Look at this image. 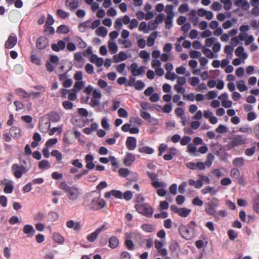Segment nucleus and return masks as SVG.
<instances>
[{"label": "nucleus", "instance_id": "1", "mask_svg": "<svg viewBox=\"0 0 259 259\" xmlns=\"http://www.w3.org/2000/svg\"><path fill=\"white\" fill-rule=\"evenodd\" d=\"M247 142V139L243 135H238L230 138V141L227 146L228 149H231L236 147L245 144Z\"/></svg>", "mask_w": 259, "mask_h": 259}, {"label": "nucleus", "instance_id": "2", "mask_svg": "<svg viewBox=\"0 0 259 259\" xmlns=\"http://www.w3.org/2000/svg\"><path fill=\"white\" fill-rule=\"evenodd\" d=\"M106 204V203L104 200L99 198L93 199L89 204L84 203L86 209L94 211L99 210L103 208Z\"/></svg>", "mask_w": 259, "mask_h": 259}, {"label": "nucleus", "instance_id": "3", "mask_svg": "<svg viewBox=\"0 0 259 259\" xmlns=\"http://www.w3.org/2000/svg\"><path fill=\"white\" fill-rule=\"evenodd\" d=\"M135 208L139 213L147 217H151L153 212V208L147 203L137 204Z\"/></svg>", "mask_w": 259, "mask_h": 259}, {"label": "nucleus", "instance_id": "4", "mask_svg": "<svg viewBox=\"0 0 259 259\" xmlns=\"http://www.w3.org/2000/svg\"><path fill=\"white\" fill-rule=\"evenodd\" d=\"M29 168H27L24 165H19L18 164L15 163L12 166V170L13 171L14 176L17 178H20L23 173H25L28 170Z\"/></svg>", "mask_w": 259, "mask_h": 259}, {"label": "nucleus", "instance_id": "5", "mask_svg": "<svg viewBox=\"0 0 259 259\" xmlns=\"http://www.w3.org/2000/svg\"><path fill=\"white\" fill-rule=\"evenodd\" d=\"M145 67L143 66L138 67L137 63H133L129 67L128 69L131 71L133 76H137L145 73Z\"/></svg>", "mask_w": 259, "mask_h": 259}, {"label": "nucleus", "instance_id": "6", "mask_svg": "<svg viewBox=\"0 0 259 259\" xmlns=\"http://www.w3.org/2000/svg\"><path fill=\"white\" fill-rule=\"evenodd\" d=\"M66 194L68 198L72 201L76 200L80 195L79 189L74 186L71 187Z\"/></svg>", "mask_w": 259, "mask_h": 259}, {"label": "nucleus", "instance_id": "7", "mask_svg": "<svg viewBox=\"0 0 259 259\" xmlns=\"http://www.w3.org/2000/svg\"><path fill=\"white\" fill-rule=\"evenodd\" d=\"M17 43V37L15 34L12 33L5 43V47L8 49L14 48Z\"/></svg>", "mask_w": 259, "mask_h": 259}, {"label": "nucleus", "instance_id": "8", "mask_svg": "<svg viewBox=\"0 0 259 259\" xmlns=\"http://www.w3.org/2000/svg\"><path fill=\"white\" fill-rule=\"evenodd\" d=\"M179 231L183 238L187 240L189 239L192 236L190 228L188 226L181 225L179 228Z\"/></svg>", "mask_w": 259, "mask_h": 259}, {"label": "nucleus", "instance_id": "9", "mask_svg": "<svg viewBox=\"0 0 259 259\" xmlns=\"http://www.w3.org/2000/svg\"><path fill=\"white\" fill-rule=\"evenodd\" d=\"M49 42L48 38L45 36H40L36 40V46L37 49L42 50L48 46Z\"/></svg>", "mask_w": 259, "mask_h": 259}, {"label": "nucleus", "instance_id": "10", "mask_svg": "<svg viewBox=\"0 0 259 259\" xmlns=\"http://www.w3.org/2000/svg\"><path fill=\"white\" fill-rule=\"evenodd\" d=\"M205 211L207 214L213 216L216 221L220 220V218L217 214V211L213 207H212L211 205H210L209 203H206L205 204Z\"/></svg>", "mask_w": 259, "mask_h": 259}, {"label": "nucleus", "instance_id": "11", "mask_svg": "<svg viewBox=\"0 0 259 259\" xmlns=\"http://www.w3.org/2000/svg\"><path fill=\"white\" fill-rule=\"evenodd\" d=\"M125 144L129 150H134L137 146V140L135 137H128L126 139Z\"/></svg>", "mask_w": 259, "mask_h": 259}, {"label": "nucleus", "instance_id": "12", "mask_svg": "<svg viewBox=\"0 0 259 259\" xmlns=\"http://www.w3.org/2000/svg\"><path fill=\"white\" fill-rule=\"evenodd\" d=\"M23 232L26 234L27 237H32L35 233V230L31 225H25L23 229Z\"/></svg>", "mask_w": 259, "mask_h": 259}, {"label": "nucleus", "instance_id": "13", "mask_svg": "<svg viewBox=\"0 0 259 259\" xmlns=\"http://www.w3.org/2000/svg\"><path fill=\"white\" fill-rule=\"evenodd\" d=\"M85 161L87 163L86 167L89 169H93L95 167V164L93 162L94 157L91 154H87L85 156Z\"/></svg>", "mask_w": 259, "mask_h": 259}, {"label": "nucleus", "instance_id": "14", "mask_svg": "<svg viewBox=\"0 0 259 259\" xmlns=\"http://www.w3.org/2000/svg\"><path fill=\"white\" fill-rule=\"evenodd\" d=\"M66 46L65 42L62 40H59L57 44H53L51 46L52 49L55 52H59L60 50H63L65 49Z\"/></svg>", "mask_w": 259, "mask_h": 259}, {"label": "nucleus", "instance_id": "15", "mask_svg": "<svg viewBox=\"0 0 259 259\" xmlns=\"http://www.w3.org/2000/svg\"><path fill=\"white\" fill-rule=\"evenodd\" d=\"M65 6L69 7L71 11H74L78 7V0H66Z\"/></svg>", "mask_w": 259, "mask_h": 259}, {"label": "nucleus", "instance_id": "16", "mask_svg": "<svg viewBox=\"0 0 259 259\" xmlns=\"http://www.w3.org/2000/svg\"><path fill=\"white\" fill-rule=\"evenodd\" d=\"M234 4L239 7H241L243 10H246L249 8V4L246 0H236Z\"/></svg>", "mask_w": 259, "mask_h": 259}, {"label": "nucleus", "instance_id": "17", "mask_svg": "<svg viewBox=\"0 0 259 259\" xmlns=\"http://www.w3.org/2000/svg\"><path fill=\"white\" fill-rule=\"evenodd\" d=\"M49 119L53 122H58L60 120V116L57 112L52 111L48 114Z\"/></svg>", "mask_w": 259, "mask_h": 259}, {"label": "nucleus", "instance_id": "18", "mask_svg": "<svg viewBox=\"0 0 259 259\" xmlns=\"http://www.w3.org/2000/svg\"><path fill=\"white\" fill-rule=\"evenodd\" d=\"M15 93L17 95L23 99H27L30 98V94L26 92L21 88H18L15 90Z\"/></svg>", "mask_w": 259, "mask_h": 259}, {"label": "nucleus", "instance_id": "19", "mask_svg": "<svg viewBox=\"0 0 259 259\" xmlns=\"http://www.w3.org/2000/svg\"><path fill=\"white\" fill-rule=\"evenodd\" d=\"M135 156L134 154L127 153L124 160V163L126 166L131 165L135 160Z\"/></svg>", "mask_w": 259, "mask_h": 259}, {"label": "nucleus", "instance_id": "20", "mask_svg": "<svg viewBox=\"0 0 259 259\" xmlns=\"http://www.w3.org/2000/svg\"><path fill=\"white\" fill-rule=\"evenodd\" d=\"M157 36L156 31H154L150 34L147 40V45L148 47H152L154 45Z\"/></svg>", "mask_w": 259, "mask_h": 259}, {"label": "nucleus", "instance_id": "21", "mask_svg": "<svg viewBox=\"0 0 259 259\" xmlns=\"http://www.w3.org/2000/svg\"><path fill=\"white\" fill-rule=\"evenodd\" d=\"M119 243V239L116 236H112L109 239V246L112 249L116 248L118 246Z\"/></svg>", "mask_w": 259, "mask_h": 259}, {"label": "nucleus", "instance_id": "22", "mask_svg": "<svg viewBox=\"0 0 259 259\" xmlns=\"http://www.w3.org/2000/svg\"><path fill=\"white\" fill-rule=\"evenodd\" d=\"M127 58V56L126 54L123 51L120 52L118 55H114L113 56V59L115 62L125 60Z\"/></svg>", "mask_w": 259, "mask_h": 259}, {"label": "nucleus", "instance_id": "23", "mask_svg": "<svg viewBox=\"0 0 259 259\" xmlns=\"http://www.w3.org/2000/svg\"><path fill=\"white\" fill-rule=\"evenodd\" d=\"M252 208L256 213L259 214V194H257L253 198Z\"/></svg>", "mask_w": 259, "mask_h": 259}, {"label": "nucleus", "instance_id": "24", "mask_svg": "<svg viewBox=\"0 0 259 259\" xmlns=\"http://www.w3.org/2000/svg\"><path fill=\"white\" fill-rule=\"evenodd\" d=\"M91 24L90 20L81 23L78 26L79 30L81 32H84L87 29L91 28Z\"/></svg>", "mask_w": 259, "mask_h": 259}, {"label": "nucleus", "instance_id": "25", "mask_svg": "<svg viewBox=\"0 0 259 259\" xmlns=\"http://www.w3.org/2000/svg\"><path fill=\"white\" fill-rule=\"evenodd\" d=\"M188 183L190 186H194L195 188L197 189H200L202 187L203 185V183L202 182V181L197 180V181H195L193 179L188 180Z\"/></svg>", "mask_w": 259, "mask_h": 259}, {"label": "nucleus", "instance_id": "26", "mask_svg": "<svg viewBox=\"0 0 259 259\" xmlns=\"http://www.w3.org/2000/svg\"><path fill=\"white\" fill-rule=\"evenodd\" d=\"M217 190L215 189L214 187L206 186L201 190V192L203 194H206L207 193H210L211 195H214L217 193Z\"/></svg>", "mask_w": 259, "mask_h": 259}, {"label": "nucleus", "instance_id": "27", "mask_svg": "<svg viewBox=\"0 0 259 259\" xmlns=\"http://www.w3.org/2000/svg\"><path fill=\"white\" fill-rule=\"evenodd\" d=\"M191 210L190 209L187 208L186 207H183L180 208L178 210V214L183 218H186L191 213Z\"/></svg>", "mask_w": 259, "mask_h": 259}, {"label": "nucleus", "instance_id": "28", "mask_svg": "<svg viewBox=\"0 0 259 259\" xmlns=\"http://www.w3.org/2000/svg\"><path fill=\"white\" fill-rule=\"evenodd\" d=\"M51 165L47 160H42L38 163V168L40 169H46L50 168Z\"/></svg>", "mask_w": 259, "mask_h": 259}, {"label": "nucleus", "instance_id": "29", "mask_svg": "<svg viewBox=\"0 0 259 259\" xmlns=\"http://www.w3.org/2000/svg\"><path fill=\"white\" fill-rule=\"evenodd\" d=\"M98 85L102 89L106 88V91L110 92L111 90V87L108 86L107 83L104 80L100 79L98 81Z\"/></svg>", "mask_w": 259, "mask_h": 259}, {"label": "nucleus", "instance_id": "30", "mask_svg": "<svg viewBox=\"0 0 259 259\" xmlns=\"http://www.w3.org/2000/svg\"><path fill=\"white\" fill-rule=\"evenodd\" d=\"M96 33L98 36L105 37L107 34V30L104 27H99L96 30Z\"/></svg>", "mask_w": 259, "mask_h": 259}, {"label": "nucleus", "instance_id": "31", "mask_svg": "<svg viewBox=\"0 0 259 259\" xmlns=\"http://www.w3.org/2000/svg\"><path fill=\"white\" fill-rule=\"evenodd\" d=\"M10 134L14 137H18L20 135V130L16 126H12L10 129Z\"/></svg>", "mask_w": 259, "mask_h": 259}, {"label": "nucleus", "instance_id": "32", "mask_svg": "<svg viewBox=\"0 0 259 259\" xmlns=\"http://www.w3.org/2000/svg\"><path fill=\"white\" fill-rule=\"evenodd\" d=\"M54 240L59 244H62L64 241V238L58 233H54L53 234Z\"/></svg>", "mask_w": 259, "mask_h": 259}, {"label": "nucleus", "instance_id": "33", "mask_svg": "<svg viewBox=\"0 0 259 259\" xmlns=\"http://www.w3.org/2000/svg\"><path fill=\"white\" fill-rule=\"evenodd\" d=\"M233 164L236 166L241 167L244 164V159L243 157H236L234 159Z\"/></svg>", "mask_w": 259, "mask_h": 259}, {"label": "nucleus", "instance_id": "34", "mask_svg": "<svg viewBox=\"0 0 259 259\" xmlns=\"http://www.w3.org/2000/svg\"><path fill=\"white\" fill-rule=\"evenodd\" d=\"M51 155L55 157L58 162H60L63 158L62 153L58 150H53L51 152Z\"/></svg>", "mask_w": 259, "mask_h": 259}, {"label": "nucleus", "instance_id": "35", "mask_svg": "<svg viewBox=\"0 0 259 259\" xmlns=\"http://www.w3.org/2000/svg\"><path fill=\"white\" fill-rule=\"evenodd\" d=\"M77 91L75 89H71L69 90L68 99L70 101H75L77 99Z\"/></svg>", "mask_w": 259, "mask_h": 259}, {"label": "nucleus", "instance_id": "36", "mask_svg": "<svg viewBox=\"0 0 259 259\" xmlns=\"http://www.w3.org/2000/svg\"><path fill=\"white\" fill-rule=\"evenodd\" d=\"M139 151L140 153H144L148 154H152L154 152V150L148 146H144L139 149Z\"/></svg>", "mask_w": 259, "mask_h": 259}, {"label": "nucleus", "instance_id": "37", "mask_svg": "<svg viewBox=\"0 0 259 259\" xmlns=\"http://www.w3.org/2000/svg\"><path fill=\"white\" fill-rule=\"evenodd\" d=\"M237 88L240 92H243L247 90V87L245 85L243 80H239L237 82Z\"/></svg>", "mask_w": 259, "mask_h": 259}, {"label": "nucleus", "instance_id": "38", "mask_svg": "<svg viewBox=\"0 0 259 259\" xmlns=\"http://www.w3.org/2000/svg\"><path fill=\"white\" fill-rule=\"evenodd\" d=\"M214 159V155L212 153H208L207 156V160L204 163L205 165L208 167H210Z\"/></svg>", "mask_w": 259, "mask_h": 259}, {"label": "nucleus", "instance_id": "39", "mask_svg": "<svg viewBox=\"0 0 259 259\" xmlns=\"http://www.w3.org/2000/svg\"><path fill=\"white\" fill-rule=\"evenodd\" d=\"M108 48L111 54H115L118 51L117 46L114 42L109 41L108 42Z\"/></svg>", "mask_w": 259, "mask_h": 259}, {"label": "nucleus", "instance_id": "40", "mask_svg": "<svg viewBox=\"0 0 259 259\" xmlns=\"http://www.w3.org/2000/svg\"><path fill=\"white\" fill-rule=\"evenodd\" d=\"M99 234L98 233V232L96 230H95L94 232L88 235L87 239L89 241L91 242H93L97 238Z\"/></svg>", "mask_w": 259, "mask_h": 259}, {"label": "nucleus", "instance_id": "41", "mask_svg": "<svg viewBox=\"0 0 259 259\" xmlns=\"http://www.w3.org/2000/svg\"><path fill=\"white\" fill-rule=\"evenodd\" d=\"M14 190V187L11 182H9L6 184V186L4 188V191L5 193L7 194L12 193Z\"/></svg>", "mask_w": 259, "mask_h": 259}, {"label": "nucleus", "instance_id": "42", "mask_svg": "<svg viewBox=\"0 0 259 259\" xmlns=\"http://www.w3.org/2000/svg\"><path fill=\"white\" fill-rule=\"evenodd\" d=\"M69 31L68 27L65 25H61L57 29V32L60 33H67Z\"/></svg>", "mask_w": 259, "mask_h": 259}, {"label": "nucleus", "instance_id": "43", "mask_svg": "<svg viewBox=\"0 0 259 259\" xmlns=\"http://www.w3.org/2000/svg\"><path fill=\"white\" fill-rule=\"evenodd\" d=\"M58 16L61 19H65L69 16V13L64 11L62 9H59L57 11Z\"/></svg>", "mask_w": 259, "mask_h": 259}, {"label": "nucleus", "instance_id": "44", "mask_svg": "<svg viewBox=\"0 0 259 259\" xmlns=\"http://www.w3.org/2000/svg\"><path fill=\"white\" fill-rule=\"evenodd\" d=\"M142 229L143 230H144L145 232H152L154 230V228L153 227V225L151 224H143L142 227Z\"/></svg>", "mask_w": 259, "mask_h": 259}, {"label": "nucleus", "instance_id": "45", "mask_svg": "<svg viewBox=\"0 0 259 259\" xmlns=\"http://www.w3.org/2000/svg\"><path fill=\"white\" fill-rule=\"evenodd\" d=\"M202 52L203 54L209 59L213 58L214 57V54L209 49L205 48V47H202Z\"/></svg>", "mask_w": 259, "mask_h": 259}, {"label": "nucleus", "instance_id": "46", "mask_svg": "<svg viewBox=\"0 0 259 259\" xmlns=\"http://www.w3.org/2000/svg\"><path fill=\"white\" fill-rule=\"evenodd\" d=\"M174 16H167L165 19V27L167 29H170L172 27V18Z\"/></svg>", "mask_w": 259, "mask_h": 259}, {"label": "nucleus", "instance_id": "47", "mask_svg": "<svg viewBox=\"0 0 259 259\" xmlns=\"http://www.w3.org/2000/svg\"><path fill=\"white\" fill-rule=\"evenodd\" d=\"M124 245L127 249L130 250L134 249V244L131 239H126L124 242Z\"/></svg>", "mask_w": 259, "mask_h": 259}, {"label": "nucleus", "instance_id": "48", "mask_svg": "<svg viewBox=\"0 0 259 259\" xmlns=\"http://www.w3.org/2000/svg\"><path fill=\"white\" fill-rule=\"evenodd\" d=\"M227 234L230 239L232 241L234 240L238 236L237 233L234 230L232 229L229 230L227 232Z\"/></svg>", "mask_w": 259, "mask_h": 259}, {"label": "nucleus", "instance_id": "49", "mask_svg": "<svg viewBox=\"0 0 259 259\" xmlns=\"http://www.w3.org/2000/svg\"><path fill=\"white\" fill-rule=\"evenodd\" d=\"M173 8V6L171 5H168L166 6L165 12L167 14V16H174Z\"/></svg>", "mask_w": 259, "mask_h": 259}, {"label": "nucleus", "instance_id": "50", "mask_svg": "<svg viewBox=\"0 0 259 259\" xmlns=\"http://www.w3.org/2000/svg\"><path fill=\"white\" fill-rule=\"evenodd\" d=\"M145 86V83L141 80H137L134 84V87L137 90H141Z\"/></svg>", "mask_w": 259, "mask_h": 259}, {"label": "nucleus", "instance_id": "51", "mask_svg": "<svg viewBox=\"0 0 259 259\" xmlns=\"http://www.w3.org/2000/svg\"><path fill=\"white\" fill-rule=\"evenodd\" d=\"M62 106L66 110H71L73 107V104L72 102L69 101H65L63 102Z\"/></svg>", "mask_w": 259, "mask_h": 259}, {"label": "nucleus", "instance_id": "52", "mask_svg": "<svg viewBox=\"0 0 259 259\" xmlns=\"http://www.w3.org/2000/svg\"><path fill=\"white\" fill-rule=\"evenodd\" d=\"M244 48L243 47L239 46L235 50V55L238 57H243L245 54L244 53Z\"/></svg>", "mask_w": 259, "mask_h": 259}, {"label": "nucleus", "instance_id": "53", "mask_svg": "<svg viewBox=\"0 0 259 259\" xmlns=\"http://www.w3.org/2000/svg\"><path fill=\"white\" fill-rule=\"evenodd\" d=\"M119 175L122 177H126L130 174V170L127 168H121L118 170Z\"/></svg>", "mask_w": 259, "mask_h": 259}, {"label": "nucleus", "instance_id": "54", "mask_svg": "<svg viewBox=\"0 0 259 259\" xmlns=\"http://www.w3.org/2000/svg\"><path fill=\"white\" fill-rule=\"evenodd\" d=\"M165 77L167 79L174 80L177 78V75L174 72H167L165 74Z\"/></svg>", "mask_w": 259, "mask_h": 259}, {"label": "nucleus", "instance_id": "55", "mask_svg": "<svg viewBox=\"0 0 259 259\" xmlns=\"http://www.w3.org/2000/svg\"><path fill=\"white\" fill-rule=\"evenodd\" d=\"M59 187L60 189L64 190L66 193L71 188V187H69L65 182H61Z\"/></svg>", "mask_w": 259, "mask_h": 259}, {"label": "nucleus", "instance_id": "56", "mask_svg": "<svg viewBox=\"0 0 259 259\" xmlns=\"http://www.w3.org/2000/svg\"><path fill=\"white\" fill-rule=\"evenodd\" d=\"M59 187L60 189L64 190L66 193L71 188V187H69L65 182H61Z\"/></svg>", "mask_w": 259, "mask_h": 259}, {"label": "nucleus", "instance_id": "57", "mask_svg": "<svg viewBox=\"0 0 259 259\" xmlns=\"http://www.w3.org/2000/svg\"><path fill=\"white\" fill-rule=\"evenodd\" d=\"M133 197V193L130 191H126L122 194V198L126 201H129Z\"/></svg>", "mask_w": 259, "mask_h": 259}, {"label": "nucleus", "instance_id": "58", "mask_svg": "<svg viewBox=\"0 0 259 259\" xmlns=\"http://www.w3.org/2000/svg\"><path fill=\"white\" fill-rule=\"evenodd\" d=\"M255 151V146H253L251 148L246 149L245 150V154L246 156H251L254 154Z\"/></svg>", "mask_w": 259, "mask_h": 259}, {"label": "nucleus", "instance_id": "59", "mask_svg": "<svg viewBox=\"0 0 259 259\" xmlns=\"http://www.w3.org/2000/svg\"><path fill=\"white\" fill-rule=\"evenodd\" d=\"M211 9L212 10H213L214 11H218L222 9V6L220 3L216 2H214L211 5Z\"/></svg>", "mask_w": 259, "mask_h": 259}, {"label": "nucleus", "instance_id": "60", "mask_svg": "<svg viewBox=\"0 0 259 259\" xmlns=\"http://www.w3.org/2000/svg\"><path fill=\"white\" fill-rule=\"evenodd\" d=\"M167 145L164 143L161 144L158 148V156L162 155V153L167 149Z\"/></svg>", "mask_w": 259, "mask_h": 259}, {"label": "nucleus", "instance_id": "61", "mask_svg": "<svg viewBox=\"0 0 259 259\" xmlns=\"http://www.w3.org/2000/svg\"><path fill=\"white\" fill-rule=\"evenodd\" d=\"M57 142L58 140L57 138L50 139L46 142L45 145L47 147H50L55 145Z\"/></svg>", "mask_w": 259, "mask_h": 259}, {"label": "nucleus", "instance_id": "62", "mask_svg": "<svg viewBox=\"0 0 259 259\" xmlns=\"http://www.w3.org/2000/svg\"><path fill=\"white\" fill-rule=\"evenodd\" d=\"M191 140V139L190 137L188 136H184L183 138L180 140V144L185 146L188 144Z\"/></svg>", "mask_w": 259, "mask_h": 259}, {"label": "nucleus", "instance_id": "63", "mask_svg": "<svg viewBox=\"0 0 259 259\" xmlns=\"http://www.w3.org/2000/svg\"><path fill=\"white\" fill-rule=\"evenodd\" d=\"M112 195L116 198L121 199L122 198V193L119 190H112Z\"/></svg>", "mask_w": 259, "mask_h": 259}, {"label": "nucleus", "instance_id": "64", "mask_svg": "<svg viewBox=\"0 0 259 259\" xmlns=\"http://www.w3.org/2000/svg\"><path fill=\"white\" fill-rule=\"evenodd\" d=\"M58 251L54 250L53 251H49L45 254L44 258L45 259H53L54 257V253H57Z\"/></svg>", "mask_w": 259, "mask_h": 259}]
</instances>
